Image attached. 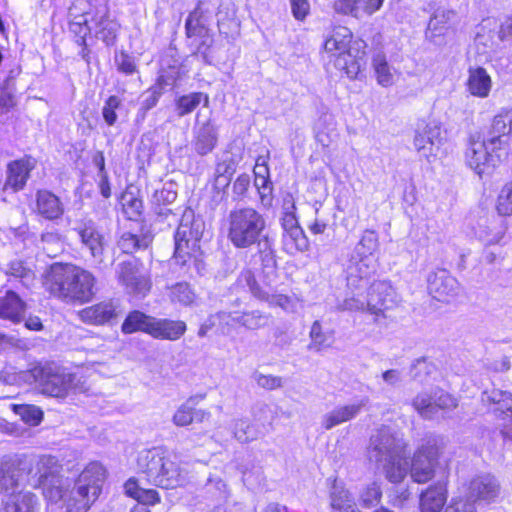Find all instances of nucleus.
<instances>
[{
    "mask_svg": "<svg viewBox=\"0 0 512 512\" xmlns=\"http://www.w3.org/2000/svg\"><path fill=\"white\" fill-rule=\"evenodd\" d=\"M158 473L159 477L155 478L153 485L164 489L176 488L183 485L186 481V477L179 465L166 456H164L159 466Z\"/></svg>",
    "mask_w": 512,
    "mask_h": 512,
    "instance_id": "nucleus-33",
    "label": "nucleus"
},
{
    "mask_svg": "<svg viewBox=\"0 0 512 512\" xmlns=\"http://www.w3.org/2000/svg\"><path fill=\"white\" fill-rule=\"evenodd\" d=\"M205 491L211 494V498L217 501H226L229 497L227 484L219 476H210L204 487Z\"/></svg>",
    "mask_w": 512,
    "mask_h": 512,
    "instance_id": "nucleus-64",
    "label": "nucleus"
},
{
    "mask_svg": "<svg viewBox=\"0 0 512 512\" xmlns=\"http://www.w3.org/2000/svg\"><path fill=\"white\" fill-rule=\"evenodd\" d=\"M169 297L173 303L190 306L194 303L196 294L189 283L178 282L170 287Z\"/></svg>",
    "mask_w": 512,
    "mask_h": 512,
    "instance_id": "nucleus-57",
    "label": "nucleus"
},
{
    "mask_svg": "<svg viewBox=\"0 0 512 512\" xmlns=\"http://www.w3.org/2000/svg\"><path fill=\"white\" fill-rule=\"evenodd\" d=\"M90 24L95 37L103 41L107 46L115 44L119 30V24L111 18L107 0H94L88 3Z\"/></svg>",
    "mask_w": 512,
    "mask_h": 512,
    "instance_id": "nucleus-9",
    "label": "nucleus"
},
{
    "mask_svg": "<svg viewBox=\"0 0 512 512\" xmlns=\"http://www.w3.org/2000/svg\"><path fill=\"white\" fill-rule=\"evenodd\" d=\"M153 318L139 310L131 311L122 323L121 330L124 334L144 332L150 335Z\"/></svg>",
    "mask_w": 512,
    "mask_h": 512,
    "instance_id": "nucleus-46",
    "label": "nucleus"
},
{
    "mask_svg": "<svg viewBox=\"0 0 512 512\" xmlns=\"http://www.w3.org/2000/svg\"><path fill=\"white\" fill-rule=\"evenodd\" d=\"M378 266L377 260L371 258L365 260L350 255L344 269L347 287L358 291L366 290Z\"/></svg>",
    "mask_w": 512,
    "mask_h": 512,
    "instance_id": "nucleus-14",
    "label": "nucleus"
},
{
    "mask_svg": "<svg viewBox=\"0 0 512 512\" xmlns=\"http://www.w3.org/2000/svg\"><path fill=\"white\" fill-rule=\"evenodd\" d=\"M116 274L127 292L136 297H145L151 288V281L144 272L143 263L136 257L120 262Z\"/></svg>",
    "mask_w": 512,
    "mask_h": 512,
    "instance_id": "nucleus-7",
    "label": "nucleus"
},
{
    "mask_svg": "<svg viewBox=\"0 0 512 512\" xmlns=\"http://www.w3.org/2000/svg\"><path fill=\"white\" fill-rule=\"evenodd\" d=\"M270 318L269 314L260 310H252L236 314L232 317V320L249 330H258L268 325Z\"/></svg>",
    "mask_w": 512,
    "mask_h": 512,
    "instance_id": "nucleus-50",
    "label": "nucleus"
},
{
    "mask_svg": "<svg viewBox=\"0 0 512 512\" xmlns=\"http://www.w3.org/2000/svg\"><path fill=\"white\" fill-rule=\"evenodd\" d=\"M96 283L92 272L72 263H54L46 276L53 296L81 304L92 301L97 292Z\"/></svg>",
    "mask_w": 512,
    "mask_h": 512,
    "instance_id": "nucleus-2",
    "label": "nucleus"
},
{
    "mask_svg": "<svg viewBox=\"0 0 512 512\" xmlns=\"http://www.w3.org/2000/svg\"><path fill=\"white\" fill-rule=\"evenodd\" d=\"M309 337L311 340L307 346L309 351L318 353L331 345V336L328 332L323 331L319 320L313 322L309 332Z\"/></svg>",
    "mask_w": 512,
    "mask_h": 512,
    "instance_id": "nucleus-55",
    "label": "nucleus"
},
{
    "mask_svg": "<svg viewBox=\"0 0 512 512\" xmlns=\"http://www.w3.org/2000/svg\"><path fill=\"white\" fill-rule=\"evenodd\" d=\"M121 202L123 211L128 219L136 220L141 216L144 206L142 199L138 196V192L129 188L126 189L121 195Z\"/></svg>",
    "mask_w": 512,
    "mask_h": 512,
    "instance_id": "nucleus-53",
    "label": "nucleus"
},
{
    "mask_svg": "<svg viewBox=\"0 0 512 512\" xmlns=\"http://www.w3.org/2000/svg\"><path fill=\"white\" fill-rule=\"evenodd\" d=\"M447 501V482L439 480L420 494L421 512H441Z\"/></svg>",
    "mask_w": 512,
    "mask_h": 512,
    "instance_id": "nucleus-28",
    "label": "nucleus"
},
{
    "mask_svg": "<svg viewBox=\"0 0 512 512\" xmlns=\"http://www.w3.org/2000/svg\"><path fill=\"white\" fill-rule=\"evenodd\" d=\"M87 4L85 0H77L69 8V16L71 17L69 30L74 35L77 44H85L87 36L92 32L88 11L82 14L78 13V6H86Z\"/></svg>",
    "mask_w": 512,
    "mask_h": 512,
    "instance_id": "nucleus-29",
    "label": "nucleus"
},
{
    "mask_svg": "<svg viewBox=\"0 0 512 512\" xmlns=\"http://www.w3.org/2000/svg\"><path fill=\"white\" fill-rule=\"evenodd\" d=\"M118 315L117 306L112 301H103L86 307L80 312L81 319L88 324L104 325L110 323Z\"/></svg>",
    "mask_w": 512,
    "mask_h": 512,
    "instance_id": "nucleus-32",
    "label": "nucleus"
},
{
    "mask_svg": "<svg viewBox=\"0 0 512 512\" xmlns=\"http://www.w3.org/2000/svg\"><path fill=\"white\" fill-rule=\"evenodd\" d=\"M27 303L13 290L0 296V319L17 324L25 319Z\"/></svg>",
    "mask_w": 512,
    "mask_h": 512,
    "instance_id": "nucleus-27",
    "label": "nucleus"
},
{
    "mask_svg": "<svg viewBox=\"0 0 512 512\" xmlns=\"http://www.w3.org/2000/svg\"><path fill=\"white\" fill-rule=\"evenodd\" d=\"M260 435L258 428L248 420L240 419L234 423V436L241 443L257 439Z\"/></svg>",
    "mask_w": 512,
    "mask_h": 512,
    "instance_id": "nucleus-63",
    "label": "nucleus"
},
{
    "mask_svg": "<svg viewBox=\"0 0 512 512\" xmlns=\"http://www.w3.org/2000/svg\"><path fill=\"white\" fill-rule=\"evenodd\" d=\"M405 442L401 435L392 428L383 426L371 435L367 455L370 462L377 465L394 460L400 454H403Z\"/></svg>",
    "mask_w": 512,
    "mask_h": 512,
    "instance_id": "nucleus-6",
    "label": "nucleus"
},
{
    "mask_svg": "<svg viewBox=\"0 0 512 512\" xmlns=\"http://www.w3.org/2000/svg\"><path fill=\"white\" fill-rule=\"evenodd\" d=\"M186 328L183 321L154 317L150 327V336L156 339L175 341L185 333Z\"/></svg>",
    "mask_w": 512,
    "mask_h": 512,
    "instance_id": "nucleus-36",
    "label": "nucleus"
},
{
    "mask_svg": "<svg viewBox=\"0 0 512 512\" xmlns=\"http://www.w3.org/2000/svg\"><path fill=\"white\" fill-rule=\"evenodd\" d=\"M412 406L424 419H433L440 410H450L457 406L455 398L443 389L435 388L430 393L421 392L412 400Z\"/></svg>",
    "mask_w": 512,
    "mask_h": 512,
    "instance_id": "nucleus-13",
    "label": "nucleus"
},
{
    "mask_svg": "<svg viewBox=\"0 0 512 512\" xmlns=\"http://www.w3.org/2000/svg\"><path fill=\"white\" fill-rule=\"evenodd\" d=\"M204 223L200 219H194L191 209H187L183 213L182 220L176 232L184 230L186 240L190 241L191 247L200 249V240L203 235Z\"/></svg>",
    "mask_w": 512,
    "mask_h": 512,
    "instance_id": "nucleus-40",
    "label": "nucleus"
},
{
    "mask_svg": "<svg viewBox=\"0 0 512 512\" xmlns=\"http://www.w3.org/2000/svg\"><path fill=\"white\" fill-rule=\"evenodd\" d=\"M427 288L429 294L441 302H449L458 295L459 282L446 269H437L428 274Z\"/></svg>",
    "mask_w": 512,
    "mask_h": 512,
    "instance_id": "nucleus-17",
    "label": "nucleus"
},
{
    "mask_svg": "<svg viewBox=\"0 0 512 512\" xmlns=\"http://www.w3.org/2000/svg\"><path fill=\"white\" fill-rule=\"evenodd\" d=\"M174 244L173 260L176 265L181 268H186V272H188L191 267L192 258L200 249L198 247H191L190 241L185 238L184 230L175 232Z\"/></svg>",
    "mask_w": 512,
    "mask_h": 512,
    "instance_id": "nucleus-38",
    "label": "nucleus"
},
{
    "mask_svg": "<svg viewBox=\"0 0 512 512\" xmlns=\"http://www.w3.org/2000/svg\"><path fill=\"white\" fill-rule=\"evenodd\" d=\"M62 466L59 464L58 459L55 456L44 455L39 457L36 462L35 468L30 475V485L37 487L49 481L54 477L62 476L60 474Z\"/></svg>",
    "mask_w": 512,
    "mask_h": 512,
    "instance_id": "nucleus-31",
    "label": "nucleus"
},
{
    "mask_svg": "<svg viewBox=\"0 0 512 512\" xmlns=\"http://www.w3.org/2000/svg\"><path fill=\"white\" fill-rule=\"evenodd\" d=\"M491 83V78L484 68L478 67L469 70L467 86L472 95L481 98L487 97L491 90Z\"/></svg>",
    "mask_w": 512,
    "mask_h": 512,
    "instance_id": "nucleus-43",
    "label": "nucleus"
},
{
    "mask_svg": "<svg viewBox=\"0 0 512 512\" xmlns=\"http://www.w3.org/2000/svg\"><path fill=\"white\" fill-rule=\"evenodd\" d=\"M4 510L5 512H38L37 497L31 492H19L8 498Z\"/></svg>",
    "mask_w": 512,
    "mask_h": 512,
    "instance_id": "nucleus-47",
    "label": "nucleus"
},
{
    "mask_svg": "<svg viewBox=\"0 0 512 512\" xmlns=\"http://www.w3.org/2000/svg\"><path fill=\"white\" fill-rule=\"evenodd\" d=\"M5 274L20 279L28 287L34 280L35 274L28 263L22 259L11 260L4 270Z\"/></svg>",
    "mask_w": 512,
    "mask_h": 512,
    "instance_id": "nucleus-51",
    "label": "nucleus"
},
{
    "mask_svg": "<svg viewBox=\"0 0 512 512\" xmlns=\"http://www.w3.org/2000/svg\"><path fill=\"white\" fill-rule=\"evenodd\" d=\"M198 398L202 399L203 397H190L176 410L172 419L176 426L183 427L192 423H202L210 418V412L202 409H195L194 405Z\"/></svg>",
    "mask_w": 512,
    "mask_h": 512,
    "instance_id": "nucleus-35",
    "label": "nucleus"
},
{
    "mask_svg": "<svg viewBox=\"0 0 512 512\" xmlns=\"http://www.w3.org/2000/svg\"><path fill=\"white\" fill-rule=\"evenodd\" d=\"M409 374L413 381L425 384L435 379L437 367L428 358L420 357L411 364Z\"/></svg>",
    "mask_w": 512,
    "mask_h": 512,
    "instance_id": "nucleus-49",
    "label": "nucleus"
},
{
    "mask_svg": "<svg viewBox=\"0 0 512 512\" xmlns=\"http://www.w3.org/2000/svg\"><path fill=\"white\" fill-rule=\"evenodd\" d=\"M379 246L378 233L374 230L367 229L363 232L350 255L360 259L367 260L371 258L372 260L378 261L377 252L379 251Z\"/></svg>",
    "mask_w": 512,
    "mask_h": 512,
    "instance_id": "nucleus-39",
    "label": "nucleus"
},
{
    "mask_svg": "<svg viewBox=\"0 0 512 512\" xmlns=\"http://www.w3.org/2000/svg\"><path fill=\"white\" fill-rule=\"evenodd\" d=\"M438 448L427 442L417 449L411 462L410 475L416 483H426L434 477Z\"/></svg>",
    "mask_w": 512,
    "mask_h": 512,
    "instance_id": "nucleus-16",
    "label": "nucleus"
},
{
    "mask_svg": "<svg viewBox=\"0 0 512 512\" xmlns=\"http://www.w3.org/2000/svg\"><path fill=\"white\" fill-rule=\"evenodd\" d=\"M382 498V490L376 482L368 484L359 494V503L361 507L370 509L376 507Z\"/></svg>",
    "mask_w": 512,
    "mask_h": 512,
    "instance_id": "nucleus-61",
    "label": "nucleus"
},
{
    "mask_svg": "<svg viewBox=\"0 0 512 512\" xmlns=\"http://www.w3.org/2000/svg\"><path fill=\"white\" fill-rule=\"evenodd\" d=\"M13 411L22 421L30 426L40 424L43 419V411L36 405L32 404H14Z\"/></svg>",
    "mask_w": 512,
    "mask_h": 512,
    "instance_id": "nucleus-58",
    "label": "nucleus"
},
{
    "mask_svg": "<svg viewBox=\"0 0 512 512\" xmlns=\"http://www.w3.org/2000/svg\"><path fill=\"white\" fill-rule=\"evenodd\" d=\"M329 497L332 512H360L352 494L337 480L331 486Z\"/></svg>",
    "mask_w": 512,
    "mask_h": 512,
    "instance_id": "nucleus-37",
    "label": "nucleus"
},
{
    "mask_svg": "<svg viewBox=\"0 0 512 512\" xmlns=\"http://www.w3.org/2000/svg\"><path fill=\"white\" fill-rule=\"evenodd\" d=\"M398 302V296L389 281H373L367 294V309L375 315L374 322L383 324L387 318L386 311L392 309Z\"/></svg>",
    "mask_w": 512,
    "mask_h": 512,
    "instance_id": "nucleus-11",
    "label": "nucleus"
},
{
    "mask_svg": "<svg viewBox=\"0 0 512 512\" xmlns=\"http://www.w3.org/2000/svg\"><path fill=\"white\" fill-rule=\"evenodd\" d=\"M237 282L243 287H248L251 294L259 300L275 303L283 308L289 303V298L285 295H271V286L260 285L251 269L242 270L238 276Z\"/></svg>",
    "mask_w": 512,
    "mask_h": 512,
    "instance_id": "nucleus-23",
    "label": "nucleus"
},
{
    "mask_svg": "<svg viewBox=\"0 0 512 512\" xmlns=\"http://www.w3.org/2000/svg\"><path fill=\"white\" fill-rule=\"evenodd\" d=\"M368 403L369 398L363 397L357 402L336 407L322 417V427L325 430H330L337 425L356 418Z\"/></svg>",
    "mask_w": 512,
    "mask_h": 512,
    "instance_id": "nucleus-25",
    "label": "nucleus"
},
{
    "mask_svg": "<svg viewBox=\"0 0 512 512\" xmlns=\"http://www.w3.org/2000/svg\"><path fill=\"white\" fill-rule=\"evenodd\" d=\"M164 456V452L158 447L144 449L138 453L137 469L139 472L145 474L150 484H153L155 478L159 477L158 469Z\"/></svg>",
    "mask_w": 512,
    "mask_h": 512,
    "instance_id": "nucleus-34",
    "label": "nucleus"
},
{
    "mask_svg": "<svg viewBox=\"0 0 512 512\" xmlns=\"http://www.w3.org/2000/svg\"><path fill=\"white\" fill-rule=\"evenodd\" d=\"M31 369L17 371L14 367H6L0 371V381L8 385H31Z\"/></svg>",
    "mask_w": 512,
    "mask_h": 512,
    "instance_id": "nucleus-60",
    "label": "nucleus"
},
{
    "mask_svg": "<svg viewBox=\"0 0 512 512\" xmlns=\"http://www.w3.org/2000/svg\"><path fill=\"white\" fill-rule=\"evenodd\" d=\"M227 239L236 249H250L265 236L266 219L253 207H235L226 218Z\"/></svg>",
    "mask_w": 512,
    "mask_h": 512,
    "instance_id": "nucleus-3",
    "label": "nucleus"
},
{
    "mask_svg": "<svg viewBox=\"0 0 512 512\" xmlns=\"http://www.w3.org/2000/svg\"><path fill=\"white\" fill-rule=\"evenodd\" d=\"M211 22V12L202 7L199 1L193 11L189 13L185 20V34L191 41L190 44L214 38L212 30L209 28Z\"/></svg>",
    "mask_w": 512,
    "mask_h": 512,
    "instance_id": "nucleus-19",
    "label": "nucleus"
},
{
    "mask_svg": "<svg viewBox=\"0 0 512 512\" xmlns=\"http://www.w3.org/2000/svg\"><path fill=\"white\" fill-rule=\"evenodd\" d=\"M443 143L442 130L436 123L418 125L415 130L414 147L427 160L435 157Z\"/></svg>",
    "mask_w": 512,
    "mask_h": 512,
    "instance_id": "nucleus-18",
    "label": "nucleus"
},
{
    "mask_svg": "<svg viewBox=\"0 0 512 512\" xmlns=\"http://www.w3.org/2000/svg\"><path fill=\"white\" fill-rule=\"evenodd\" d=\"M372 65L379 85L383 87L393 85L394 76L391 72V66L383 53L378 52L373 56Z\"/></svg>",
    "mask_w": 512,
    "mask_h": 512,
    "instance_id": "nucleus-54",
    "label": "nucleus"
},
{
    "mask_svg": "<svg viewBox=\"0 0 512 512\" xmlns=\"http://www.w3.org/2000/svg\"><path fill=\"white\" fill-rule=\"evenodd\" d=\"M72 230L77 233L82 247L89 251L93 261L97 265L103 264L106 242L96 223L92 219H82L75 223Z\"/></svg>",
    "mask_w": 512,
    "mask_h": 512,
    "instance_id": "nucleus-15",
    "label": "nucleus"
},
{
    "mask_svg": "<svg viewBox=\"0 0 512 512\" xmlns=\"http://www.w3.org/2000/svg\"><path fill=\"white\" fill-rule=\"evenodd\" d=\"M152 240L153 237L150 234L138 236L130 232H124L117 241V246L123 253L132 254L138 250L147 249Z\"/></svg>",
    "mask_w": 512,
    "mask_h": 512,
    "instance_id": "nucleus-48",
    "label": "nucleus"
},
{
    "mask_svg": "<svg viewBox=\"0 0 512 512\" xmlns=\"http://www.w3.org/2000/svg\"><path fill=\"white\" fill-rule=\"evenodd\" d=\"M127 496L137 500L139 504L154 505L160 501L159 494L154 489H145L141 487L138 480L134 477L129 478L124 484Z\"/></svg>",
    "mask_w": 512,
    "mask_h": 512,
    "instance_id": "nucleus-44",
    "label": "nucleus"
},
{
    "mask_svg": "<svg viewBox=\"0 0 512 512\" xmlns=\"http://www.w3.org/2000/svg\"><path fill=\"white\" fill-rule=\"evenodd\" d=\"M490 129L495 135H499L501 140L507 142V138L512 139V109L502 110L494 116Z\"/></svg>",
    "mask_w": 512,
    "mask_h": 512,
    "instance_id": "nucleus-56",
    "label": "nucleus"
},
{
    "mask_svg": "<svg viewBox=\"0 0 512 512\" xmlns=\"http://www.w3.org/2000/svg\"><path fill=\"white\" fill-rule=\"evenodd\" d=\"M36 161L32 157H24L12 161L7 166V177L4 184L5 189L13 192L22 190L30 177V172L35 168Z\"/></svg>",
    "mask_w": 512,
    "mask_h": 512,
    "instance_id": "nucleus-24",
    "label": "nucleus"
},
{
    "mask_svg": "<svg viewBox=\"0 0 512 512\" xmlns=\"http://www.w3.org/2000/svg\"><path fill=\"white\" fill-rule=\"evenodd\" d=\"M218 138V126L212 119L202 123L197 121L192 131V149L197 155L206 156L216 148Z\"/></svg>",
    "mask_w": 512,
    "mask_h": 512,
    "instance_id": "nucleus-21",
    "label": "nucleus"
},
{
    "mask_svg": "<svg viewBox=\"0 0 512 512\" xmlns=\"http://www.w3.org/2000/svg\"><path fill=\"white\" fill-rule=\"evenodd\" d=\"M182 66L180 59H173V65L170 68H162L157 78L156 84H159L164 90L167 87L173 88L176 82L181 78Z\"/></svg>",
    "mask_w": 512,
    "mask_h": 512,
    "instance_id": "nucleus-59",
    "label": "nucleus"
},
{
    "mask_svg": "<svg viewBox=\"0 0 512 512\" xmlns=\"http://www.w3.org/2000/svg\"><path fill=\"white\" fill-rule=\"evenodd\" d=\"M501 493L499 480L490 473L475 475L469 482L465 498L474 506H484L497 501Z\"/></svg>",
    "mask_w": 512,
    "mask_h": 512,
    "instance_id": "nucleus-12",
    "label": "nucleus"
},
{
    "mask_svg": "<svg viewBox=\"0 0 512 512\" xmlns=\"http://www.w3.org/2000/svg\"><path fill=\"white\" fill-rule=\"evenodd\" d=\"M483 401L494 404V413L499 416L505 415L510 418L511 424L506 425L502 430L505 439L512 440V393L500 389L485 391L482 397Z\"/></svg>",
    "mask_w": 512,
    "mask_h": 512,
    "instance_id": "nucleus-26",
    "label": "nucleus"
},
{
    "mask_svg": "<svg viewBox=\"0 0 512 512\" xmlns=\"http://www.w3.org/2000/svg\"><path fill=\"white\" fill-rule=\"evenodd\" d=\"M508 151V143L489 129L483 138L479 134L470 135L465 150V161L480 178H483L485 175H491L507 158Z\"/></svg>",
    "mask_w": 512,
    "mask_h": 512,
    "instance_id": "nucleus-4",
    "label": "nucleus"
},
{
    "mask_svg": "<svg viewBox=\"0 0 512 512\" xmlns=\"http://www.w3.org/2000/svg\"><path fill=\"white\" fill-rule=\"evenodd\" d=\"M394 460H388L378 465L385 471L386 478L392 483L401 482L407 474V461L404 459L403 454L395 457Z\"/></svg>",
    "mask_w": 512,
    "mask_h": 512,
    "instance_id": "nucleus-52",
    "label": "nucleus"
},
{
    "mask_svg": "<svg viewBox=\"0 0 512 512\" xmlns=\"http://www.w3.org/2000/svg\"><path fill=\"white\" fill-rule=\"evenodd\" d=\"M454 10L438 8L435 10L428 23L425 36L427 39L434 41V38L444 34L448 28L450 21L455 17Z\"/></svg>",
    "mask_w": 512,
    "mask_h": 512,
    "instance_id": "nucleus-42",
    "label": "nucleus"
},
{
    "mask_svg": "<svg viewBox=\"0 0 512 512\" xmlns=\"http://www.w3.org/2000/svg\"><path fill=\"white\" fill-rule=\"evenodd\" d=\"M239 470L242 474V481L249 489L258 487L263 480V471L260 466L253 463L239 465Z\"/></svg>",
    "mask_w": 512,
    "mask_h": 512,
    "instance_id": "nucleus-62",
    "label": "nucleus"
},
{
    "mask_svg": "<svg viewBox=\"0 0 512 512\" xmlns=\"http://www.w3.org/2000/svg\"><path fill=\"white\" fill-rule=\"evenodd\" d=\"M31 384H36L42 394L63 398L77 385V376L55 363L31 368Z\"/></svg>",
    "mask_w": 512,
    "mask_h": 512,
    "instance_id": "nucleus-5",
    "label": "nucleus"
},
{
    "mask_svg": "<svg viewBox=\"0 0 512 512\" xmlns=\"http://www.w3.org/2000/svg\"><path fill=\"white\" fill-rule=\"evenodd\" d=\"M254 246L257 248L256 256L260 262L262 282L265 286L270 287L277 278L278 270L275 241L269 235Z\"/></svg>",
    "mask_w": 512,
    "mask_h": 512,
    "instance_id": "nucleus-20",
    "label": "nucleus"
},
{
    "mask_svg": "<svg viewBox=\"0 0 512 512\" xmlns=\"http://www.w3.org/2000/svg\"><path fill=\"white\" fill-rule=\"evenodd\" d=\"M35 211L44 219L54 221L62 217L64 205L54 193L48 190H38Z\"/></svg>",
    "mask_w": 512,
    "mask_h": 512,
    "instance_id": "nucleus-30",
    "label": "nucleus"
},
{
    "mask_svg": "<svg viewBox=\"0 0 512 512\" xmlns=\"http://www.w3.org/2000/svg\"><path fill=\"white\" fill-rule=\"evenodd\" d=\"M283 229V244L288 252L292 249L304 252L309 248V241L299 225L295 212H283L280 219Z\"/></svg>",
    "mask_w": 512,
    "mask_h": 512,
    "instance_id": "nucleus-22",
    "label": "nucleus"
},
{
    "mask_svg": "<svg viewBox=\"0 0 512 512\" xmlns=\"http://www.w3.org/2000/svg\"><path fill=\"white\" fill-rule=\"evenodd\" d=\"M33 465L27 459L4 460L0 467V492L10 496L17 495V490L26 483L30 484Z\"/></svg>",
    "mask_w": 512,
    "mask_h": 512,
    "instance_id": "nucleus-8",
    "label": "nucleus"
},
{
    "mask_svg": "<svg viewBox=\"0 0 512 512\" xmlns=\"http://www.w3.org/2000/svg\"><path fill=\"white\" fill-rule=\"evenodd\" d=\"M104 479L103 466L93 462L81 472L72 489L70 479L64 476L49 479L40 487L49 502L63 501L66 512H86L100 495Z\"/></svg>",
    "mask_w": 512,
    "mask_h": 512,
    "instance_id": "nucleus-1",
    "label": "nucleus"
},
{
    "mask_svg": "<svg viewBox=\"0 0 512 512\" xmlns=\"http://www.w3.org/2000/svg\"><path fill=\"white\" fill-rule=\"evenodd\" d=\"M507 230L506 221L499 217L489 222L488 225H480L478 236L486 245L499 244L505 237Z\"/></svg>",
    "mask_w": 512,
    "mask_h": 512,
    "instance_id": "nucleus-45",
    "label": "nucleus"
},
{
    "mask_svg": "<svg viewBox=\"0 0 512 512\" xmlns=\"http://www.w3.org/2000/svg\"><path fill=\"white\" fill-rule=\"evenodd\" d=\"M90 24L95 37L103 41L107 46L115 44L119 30V24L111 18L107 0H94L88 3Z\"/></svg>",
    "mask_w": 512,
    "mask_h": 512,
    "instance_id": "nucleus-10",
    "label": "nucleus"
},
{
    "mask_svg": "<svg viewBox=\"0 0 512 512\" xmlns=\"http://www.w3.org/2000/svg\"><path fill=\"white\" fill-rule=\"evenodd\" d=\"M203 102L206 107L209 104V96L203 92H191L178 96L174 100V111L181 118L191 114Z\"/></svg>",
    "mask_w": 512,
    "mask_h": 512,
    "instance_id": "nucleus-41",
    "label": "nucleus"
}]
</instances>
